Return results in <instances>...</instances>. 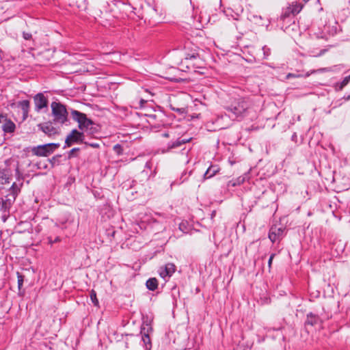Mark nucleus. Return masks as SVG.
<instances>
[{
    "mask_svg": "<svg viewBox=\"0 0 350 350\" xmlns=\"http://www.w3.org/2000/svg\"><path fill=\"white\" fill-rule=\"evenodd\" d=\"M284 228L278 227L277 226H272L269 231V239L272 243L281 239L283 237Z\"/></svg>",
    "mask_w": 350,
    "mask_h": 350,
    "instance_id": "obj_8",
    "label": "nucleus"
},
{
    "mask_svg": "<svg viewBox=\"0 0 350 350\" xmlns=\"http://www.w3.org/2000/svg\"><path fill=\"white\" fill-rule=\"evenodd\" d=\"M170 109L172 111H176L180 115L186 114L187 112V108H185V107H175L172 106V105H170Z\"/></svg>",
    "mask_w": 350,
    "mask_h": 350,
    "instance_id": "obj_27",
    "label": "nucleus"
},
{
    "mask_svg": "<svg viewBox=\"0 0 350 350\" xmlns=\"http://www.w3.org/2000/svg\"><path fill=\"white\" fill-rule=\"evenodd\" d=\"M342 99H344L345 100L347 101V100H350V94L349 95H345L343 97H342Z\"/></svg>",
    "mask_w": 350,
    "mask_h": 350,
    "instance_id": "obj_43",
    "label": "nucleus"
},
{
    "mask_svg": "<svg viewBox=\"0 0 350 350\" xmlns=\"http://www.w3.org/2000/svg\"><path fill=\"white\" fill-rule=\"evenodd\" d=\"M149 118L148 122L156 128H159L164 125L163 118L165 115L162 111L148 115Z\"/></svg>",
    "mask_w": 350,
    "mask_h": 350,
    "instance_id": "obj_7",
    "label": "nucleus"
},
{
    "mask_svg": "<svg viewBox=\"0 0 350 350\" xmlns=\"http://www.w3.org/2000/svg\"><path fill=\"white\" fill-rule=\"evenodd\" d=\"M319 296V292H318L317 295H316V297H318Z\"/></svg>",
    "mask_w": 350,
    "mask_h": 350,
    "instance_id": "obj_49",
    "label": "nucleus"
},
{
    "mask_svg": "<svg viewBox=\"0 0 350 350\" xmlns=\"http://www.w3.org/2000/svg\"><path fill=\"white\" fill-rule=\"evenodd\" d=\"M115 234V232L113 231L112 233H111V235L113 237Z\"/></svg>",
    "mask_w": 350,
    "mask_h": 350,
    "instance_id": "obj_48",
    "label": "nucleus"
},
{
    "mask_svg": "<svg viewBox=\"0 0 350 350\" xmlns=\"http://www.w3.org/2000/svg\"><path fill=\"white\" fill-rule=\"evenodd\" d=\"M33 100L35 103V109L37 111H40L48 106V99L43 93H38L36 94L33 97Z\"/></svg>",
    "mask_w": 350,
    "mask_h": 350,
    "instance_id": "obj_9",
    "label": "nucleus"
},
{
    "mask_svg": "<svg viewBox=\"0 0 350 350\" xmlns=\"http://www.w3.org/2000/svg\"><path fill=\"white\" fill-rule=\"evenodd\" d=\"M322 323V320L318 314L309 312L306 315L305 325L314 326Z\"/></svg>",
    "mask_w": 350,
    "mask_h": 350,
    "instance_id": "obj_13",
    "label": "nucleus"
},
{
    "mask_svg": "<svg viewBox=\"0 0 350 350\" xmlns=\"http://www.w3.org/2000/svg\"><path fill=\"white\" fill-rule=\"evenodd\" d=\"M18 105L21 108L23 112L29 113L30 102L28 100L19 101Z\"/></svg>",
    "mask_w": 350,
    "mask_h": 350,
    "instance_id": "obj_23",
    "label": "nucleus"
},
{
    "mask_svg": "<svg viewBox=\"0 0 350 350\" xmlns=\"http://www.w3.org/2000/svg\"><path fill=\"white\" fill-rule=\"evenodd\" d=\"M326 51H327V49H321L320 51V52L317 55H315V57H320V56L323 55V54H325V53Z\"/></svg>",
    "mask_w": 350,
    "mask_h": 350,
    "instance_id": "obj_42",
    "label": "nucleus"
},
{
    "mask_svg": "<svg viewBox=\"0 0 350 350\" xmlns=\"http://www.w3.org/2000/svg\"><path fill=\"white\" fill-rule=\"evenodd\" d=\"M160 276L163 278H165L166 277H170L171 275H170L168 273H165V270L163 269H161V271L159 272Z\"/></svg>",
    "mask_w": 350,
    "mask_h": 350,
    "instance_id": "obj_36",
    "label": "nucleus"
},
{
    "mask_svg": "<svg viewBox=\"0 0 350 350\" xmlns=\"http://www.w3.org/2000/svg\"><path fill=\"white\" fill-rule=\"evenodd\" d=\"M90 299L94 306L98 305V300L96 297V293L94 290H92L90 294Z\"/></svg>",
    "mask_w": 350,
    "mask_h": 350,
    "instance_id": "obj_28",
    "label": "nucleus"
},
{
    "mask_svg": "<svg viewBox=\"0 0 350 350\" xmlns=\"http://www.w3.org/2000/svg\"><path fill=\"white\" fill-rule=\"evenodd\" d=\"M299 10H296L295 9H291L290 8H287L286 11L282 12L280 16V19L282 21H285L288 18H291V16H294L295 14H297Z\"/></svg>",
    "mask_w": 350,
    "mask_h": 350,
    "instance_id": "obj_20",
    "label": "nucleus"
},
{
    "mask_svg": "<svg viewBox=\"0 0 350 350\" xmlns=\"http://www.w3.org/2000/svg\"><path fill=\"white\" fill-rule=\"evenodd\" d=\"M28 113H25V112H23V120H25L27 116H28Z\"/></svg>",
    "mask_w": 350,
    "mask_h": 350,
    "instance_id": "obj_44",
    "label": "nucleus"
},
{
    "mask_svg": "<svg viewBox=\"0 0 350 350\" xmlns=\"http://www.w3.org/2000/svg\"><path fill=\"white\" fill-rule=\"evenodd\" d=\"M350 81V75L347 77H345L342 81L336 85V90L337 91H341Z\"/></svg>",
    "mask_w": 350,
    "mask_h": 350,
    "instance_id": "obj_24",
    "label": "nucleus"
},
{
    "mask_svg": "<svg viewBox=\"0 0 350 350\" xmlns=\"http://www.w3.org/2000/svg\"><path fill=\"white\" fill-rule=\"evenodd\" d=\"M62 157V154H56L49 159V161L51 163L52 167L59 165L61 164Z\"/></svg>",
    "mask_w": 350,
    "mask_h": 350,
    "instance_id": "obj_22",
    "label": "nucleus"
},
{
    "mask_svg": "<svg viewBox=\"0 0 350 350\" xmlns=\"http://www.w3.org/2000/svg\"><path fill=\"white\" fill-rule=\"evenodd\" d=\"M47 239L48 243L51 245H53L55 243H57L61 241V238L59 237H56L54 239H53L51 237H49Z\"/></svg>",
    "mask_w": 350,
    "mask_h": 350,
    "instance_id": "obj_31",
    "label": "nucleus"
},
{
    "mask_svg": "<svg viewBox=\"0 0 350 350\" xmlns=\"http://www.w3.org/2000/svg\"><path fill=\"white\" fill-rule=\"evenodd\" d=\"M37 167L38 169H46L47 165L44 163L42 164L41 162L37 163Z\"/></svg>",
    "mask_w": 350,
    "mask_h": 350,
    "instance_id": "obj_39",
    "label": "nucleus"
},
{
    "mask_svg": "<svg viewBox=\"0 0 350 350\" xmlns=\"http://www.w3.org/2000/svg\"><path fill=\"white\" fill-rule=\"evenodd\" d=\"M275 256V254H271L269 256V260H268V267L269 270L271 268L272 261Z\"/></svg>",
    "mask_w": 350,
    "mask_h": 350,
    "instance_id": "obj_37",
    "label": "nucleus"
},
{
    "mask_svg": "<svg viewBox=\"0 0 350 350\" xmlns=\"http://www.w3.org/2000/svg\"><path fill=\"white\" fill-rule=\"evenodd\" d=\"M51 109L55 122L64 124L68 121V112L64 105L60 103L53 102Z\"/></svg>",
    "mask_w": 350,
    "mask_h": 350,
    "instance_id": "obj_4",
    "label": "nucleus"
},
{
    "mask_svg": "<svg viewBox=\"0 0 350 350\" xmlns=\"http://www.w3.org/2000/svg\"><path fill=\"white\" fill-rule=\"evenodd\" d=\"M191 138H177L175 141L170 142L167 144L165 146L162 148L161 152L163 153L170 152L173 149H176L178 148H180L181 146L185 144L186 143H188L191 141Z\"/></svg>",
    "mask_w": 350,
    "mask_h": 350,
    "instance_id": "obj_6",
    "label": "nucleus"
},
{
    "mask_svg": "<svg viewBox=\"0 0 350 350\" xmlns=\"http://www.w3.org/2000/svg\"><path fill=\"white\" fill-rule=\"evenodd\" d=\"M7 116L3 114H0V123L3 122L6 120Z\"/></svg>",
    "mask_w": 350,
    "mask_h": 350,
    "instance_id": "obj_41",
    "label": "nucleus"
},
{
    "mask_svg": "<svg viewBox=\"0 0 350 350\" xmlns=\"http://www.w3.org/2000/svg\"><path fill=\"white\" fill-rule=\"evenodd\" d=\"M23 38L26 40H31L32 39V35L31 33L23 31Z\"/></svg>",
    "mask_w": 350,
    "mask_h": 350,
    "instance_id": "obj_35",
    "label": "nucleus"
},
{
    "mask_svg": "<svg viewBox=\"0 0 350 350\" xmlns=\"http://www.w3.org/2000/svg\"><path fill=\"white\" fill-rule=\"evenodd\" d=\"M300 76H301V75H295V74H293V73H288V74L286 75V79H290V78H296V77H299Z\"/></svg>",
    "mask_w": 350,
    "mask_h": 350,
    "instance_id": "obj_40",
    "label": "nucleus"
},
{
    "mask_svg": "<svg viewBox=\"0 0 350 350\" xmlns=\"http://www.w3.org/2000/svg\"><path fill=\"white\" fill-rule=\"evenodd\" d=\"M219 170L220 167L219 165L211 164L203 174L202 180L204 181L213 178L215 175L219 173Z\"/></svg>",
    "mask_w": 350,
    "mask_h": 350,
    "instance_id": "obj_15",
    "label": "nucleus"
},
{
    "mask_svg": "<svg viewBox=\"0 0 350 350\" xmlns=\"http://www.w3.org/2000/svg\"><path fill=\"white\" fill-rule=\"evenodd\" d=\"M140 102H141V103H146V101H144L143 99H142Z\"/></svg>",
    "mask_w": 350,
    "mask_h": 350,
    "instance_id": "obj_47",
    "label": "nucleus"
},
{
    "mask_svg": "<svg viewBox=\"0 0 350 350\" xmlns=\"http://www.w3.org/2000/svg\"><path fill=\"white\" fill-rule=\"evenodd\" d=\"M84 144L92 148H98L100 146L98 143H88L85 142Z\"/></svg>",
    "mask_w": 350,
    "mask_h": 350,
    "instance_id": "obj_38",
    "label": "nucleus"
},
{
    "mask_svg": "<svg viewBox=\"0 0 350 350\" xmlns=\"http://www.w3.org/2000/svg\"><path fill=\"white\" fill-rule=\"evenodd\" d=\"M152 330L150 324L148 323V321H144V324L141 328V334L142 336L143 341L145 344H148L150 342V339L149 337V332Z\"/></svg>",
    "mask_w": 350,
    "mask_h": 350,
    "instance_id": "obj_14",
    "label": "nucleus"
},
{
    "mask_svg": "<svg viewBox=\"0 0 350 350\" xmlns=\"http://www.w3.org/2000/svg\"><path fill=\"white\" fill-rule=\"evenodd\" d=\"M47 144L51 154L60 146L59 143H49Z\"/></svg>",
    "mask_w": 350,
    "mask_h": 350,
    "instance_id": "obj_30",
    "label": "nucleus"
},
{
    "mask_svg": "<svg viewBox=\"0 0 350 350\" xmlns=\"http://www.w3.org/2000/svg\"><path fill=\"white\" fill-rule=\"evenodd\" d=\"M184 59L181 61V64H186L187 68H201L204 67V63L200 57L199 48L191 42L186 41L183 47Z\"/></svg>",
    "mask_w": 350,
    "mask_h": 350,
    "instance_id": "obj_2",
    "label": "nucleus"
},
{
    "mask_svg": "<svg viewBox=\"0 0 350 350\" xmlns=\"http://www.w3.org/2000/svg\"><path fill=\"white\" fill-rule=\"evenodd\" d=\"M226 12L227 16L230 15L234 20H238L239 16L238 13H234V14H232V13L233 12V11L231 9H228V10L226 11Z\"/></svg>",
    "mask_w": 350,
    "mask_h": 350,
    "instance_id": "obj_33",
    "label": "nucleus"
},
{
    "mask_svg": "<svg viewBox=\"0 0 350 350\" xmlns=\"http://www.w3.org/2000/svg\"><path fill=\"white\" fill-rule=\"evenodd\" d=\"M191 173V171H190L189 172L184 171L182 173V174L179 178H177L175 180H174L173 182H172V183L170 185L171 188H172V187H174V186L180 185L182 183H183L184 182H185L189 177Z\"/></svg>",
    "mask_w": 350,
    "mask_h": 350,
    "instance_id": "obj_18",
    "label": "nucleus"
},
{
    "mask_svg": "<svg viewBox=\"0 0 350 350\" xmlns=\"http://www.w3.org/2000/svg\"><path fill=\"white\" fill-rule=\"evenodd\" d=\"M38 128L49 137L53 136L57 133V129L51 122L41 123L38 125Z\"/></svg>",
    "mask_w": 350,
    "mask_h": 350,
    "instance_id": "obj_12",
    "label": "nucleus"
},
{
    "mask_svg": "<svg viewBox=\"0 0 350 350\" xmlns=\"http://www.w3.org/2000/svg\"><path fill=\"white\" fill-rule=\"evenodd\" d=\"M85 135L83 133L77 129H73L70 133L66 137L64 148L70 147L74 144H84Z\"/></svg>",
    "mask_w": 350,
    "mask_h": 350,
    "instance_id": "obj_5",
    "label": "nucleus"
},
{
    "mask_svg": "<svg viewBox=\"0 0 350 350\" xmlns=\"http://www.w3.org/2000/svg\"><path fill=\"white\" fill-rule=\"evenodd\" d=\"M31 151L33 155L38 157H48L51 154L47 144L33 146Z\"/></svg>",
    "mask_w": 350,
    "mask_h": 350,
    "instance_id": "obj_10",
    "label": "nucleus"
},
{
    "mask_svg": "<svg viewBox=\"0 0 350 350\" xmlns=\"http://www.w3.org/2000/svg\"><path fill=\"white\" fill-rule=\"evenodd\" d=\"M162 136L164 137H170V133H167V132L163 133L162 134Z\"/></svg>",
    "mask_w": 350,
    "mask_h": 350,
    "instance_id": "obj_45",
    "label": "nucleus"
},
{
    "mask_svg": "<svg viewBox=\"0 0 350 350\" xmlns=\"http://www.w3.org/2000/svg\"><path fill=\"white\" fill-rule=\"evenodd\" d=\"M262 59H267L271 55V49L265 45L262 47Z\"/></svg>",
    "mask_w": 350,
    "mask_h": 350,
    "instance_id": "obj_25",
    "label": "nucleus"
},
{
    "mask_svg": "<svg viewBox=\"0 0 350 350\" xmlns=\"http://www.w3.org/2000/svg\"><path fill=\"white\" fill-rule=\"evenodd\" d=\"M113 150L116 152L118 154H121L122 153V148L120 144H116L113 146Z\"/></svg>",
    "mask_w": 350,
    "mask_h": 350,
    "instance_id": "obj_34",
    "label": "nucleus"
},
{
    "mask_svg": "<svg viewBox=\"0 0 350 350\" xmlns=\"http://www.w3.org/2000/svg\"><path fill=\"white\" fill-rule=\"evenodd\" d=\"M251 104L249 100L245 97L233 98L230 103L227 104L224 109L227 116L232 120H242L248 114V109Z\"/></svg>",
    "mask_w": 350,
    "mask_h": 350,
    "instance_id": "obj_1",
    "label": "nucleus"
},
{
    "mask_svg": "<svg viewBox=\"0 0 350 350\" xmlns=\"http://www.w3.org/2000/svg\"><path fill=\"white\" fill-rule=\"evenodd\" d=\"M2 129L5 133H12L14 132L15 129H16V125L12 120H8V118H7L6 120L5 121V123L2 126Z\"/></svg>",
    "mask_w": 350,
    "mask_h": 350,
    "instance_id": "obj_19",
    "label": "nucleus"
},
{
    "mask_svg": "<svg viewBox=\"0 0 350 350\" xmlns=\"http://www.w3.org/2000/svg\"><path fill=\"white\" fill-rule=\"evenodd\" d=\"M80 150L79 148H73L68 152V159H70L75 157V152Z\"/></svg>",
    "mask_w": 350,
    "mask_h": 350,
    "instance_id": "obj_32",
    "label": "nucleus"
},
{
    "mask_svg": "<svg viewBox=\"0 0 350 350\" xmlns=\"http://www.w3.org/2000/svg\"><path fill=\"white\" fill-rule=\"evenodd\" d=\"M176 267L172 263H167L165 265V268L163 269L165 273H168L170 275H172L175 271Z\"/></svg>",
    "mask_w": 350,
    "mask_h": 350,
    "instance_id": "obj_26",
    "label": "nucleus"
},
{
    "mask_svg": "<svg viewBox=\"0 0 350 350\" xmlns=\"http://www.w3.org/2000/svg\"><path fill=\"white\" fill-rule=\"evenodd\" d=\"M146 288L150 291H155L158 287V280L155 278H149L146 282Z\"/></svg>",
    "mask_w": 350,
    "mask_h": 350,
    "instance_id": "obj_21",
    "label": "nucleus"
},
{
    "mask_svg": "<svg viewBox=\"0 0 350 350\" xmlns=\"http://www.w3.org/2000/svg\"><path fill=\"white\" fill-rule=\"evenodd\" d=\"M23 185V183H21L19 184L14 183L12 185L11 187L9 189L10 193L8 196L12 198H14V200H16L18 195L21 192Z\"/></svg>",
    "mask_w": 350,
    "mask_h": 350,
    "instance_id": "obj_16",
    "label": "nucleus"
},
{
    "mask_svg": "<svg viewBox=\"0 0 350 350\" xmlns=\"http://www.w3.org/2000/svg\"><path fill=\"white\" fill-rule=\"evenodd\" d=\"M72 118L78 122V127L80 130H85L89 134L95 133L97 130L93 126L95 124L94 122L87 116L77 110H71Z\"/></svg>",
    "mask_w": 350,
    "mask_h": 350,
    "instance_id": "obj_3",
    "label": "nucleus"
},
{
    "mask_svg": "<svg viewBox=\"0 0 350 350\" xmlns=\"http://www.w3.org/2000/svg\"><path fill=\"white\" fill-rule=\"evenodd\" d=\"M14 202H15L14 198H12L10 197H9L8 196H7L5 197V200L3 199L0 202V204H1L0 210L4 214V215L3 216V217H5V213L9 214L10 208L12 207V205L14 204Z\"/></svg>",
    "mask_w": 350,
    "mask_h": 350,
    "instance_id": "obj_11",
    "label": "nucleus"
},
{
    "mask_svg": "<svg viewBox=\"0 0 350 350\" xmlns=\"http://www.w3.org/2000/svg\"><path fill=\"white\" fill-rule=\"evenodd\" d=\"M247 178H248V176L246 174H245L244 175L240 176L239 177L237 178L236 179H232V180L228 181L227 186L228 187H234L241 185L245 181V180Z\"/></svg>",
    "mask_w": 350,
    "mask_h": 350,
    "instance_id": "obj_17",
    "label": "nucleus"
},
{
    "mask_svg": "<svg viewBox=\"0 0 350 350\" xmlns=\"http://www.w3.org/2000/svg\"><path fill=\"white\" fill-rule=\"evenodd\" d=\"M16 174L18 175V176H20V172H19L18 169H16Z\"/></svg>",
    "mask_w": 350,
    "mask_h": 350,
    "instance_id": "obj_46",
    "label": "nucleus"
},
{
    "mask_svg": "<svg viewBox=\"0 0 350 350\" xmlns=\"http://www.w3.org/2000/svg\"><path fill=\"white\" fill-rule=\"evenodd\" d=\"M17 278H18V288L20 290L23 285V281H24V275L20 273L19 272H17Z\"/></svg>",
    "mask_w": 350,
    "mask_h": 350,
    "instance_id": "obj_29",
    "label": "nucleus"
}]
</instances>
